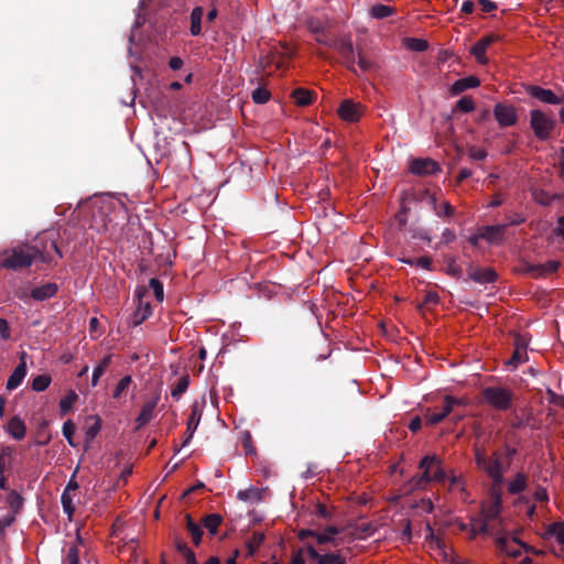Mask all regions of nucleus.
I'll return each mask as SVG.
<instances>
[{"mask_svg":"<svg viewBox=\"0 0 564 564\" xmlns=\"http://www.w3.org/2000/svg\"><path fill=\"white\" fill-rule=\"evenodd\" d=\"M40 243L41 246L21 243L1 251L0 267L12 271H21L30 268L36 260L51 264L53 262L51 251H54L58 258L63 257L54 231L45 232L40 238Z\"/></svg>","mask_w":564,"mask_h":564,"instance_id":"obj_1","label":"nucleus"},{"mask_svg":"<svg viewBox=\"0 0 564 564\" xmlns=\"http://www.w3.org/2000/svg\"><path fill=\"white\" fill-rule=\"evenodd\" d=\"M475 463L491 479V487L501 488V485L505 482L503 475L507 466L503 465L499 451H495L491 456H488L484 449L476 448Z\"/></svg>","mask_w":564,"mask_h":564,"instance_id":"obj_2","label":"nucleus"},{"mask_svg":"<svg viewBox=\"0 0 564 564\" xmlns=\"http://www.w3.org/2000/svg\"><path fill=\"white\" fill-rule=\"evenodd\" d=\"M481 398L490 408L506 412L512 408L514 393L506 387L490 386L481 390Z\"/></svg>","mask_w":564,"mask_h":564,"instance_id":"obj_3","label":"nucleus"},{"mask_svg":"<svg viewBox=\"0 0 564 564\" xmlns=\"http://www.w3.org/2000/svg\"><path fill=\"white\" fill-rule=\"evenodd\" d=\"M529 123L534 137L540 141L551 139L556 128V120L552 112L547 113L541 109H532L530 111Z\"/></svg>","mask_w":564,"mask_h":564,"instance_id":"obj_4","label":"nucleus"},{"mask_svg":"<svg viewBox=\"0 0 564 564\" xmlns=\"http://www.w3.org/2000/svg\"><path fill=\"white\" fill-rule=\"evenodd\" d=\"M330 47L336 50L343 59V64L348 70L357 74L355 67L356 56L355 48L350 36H340L332 42Z\"/></svg>","mask_w":564,"mask_h":564,"instance_id":"obj_5","label":"nucleus"},{"mask_svg":"<svg viewBox=\"0 0 564 564\" xmlns=\"http://www.w3.org/2000/svg\"><path fill=\"white\" fill-rule=\"evenodd\" d=\"M149 294V290L145 286H138L135 289L134 295L138 299V307L132 314L131 324L137 327L141 325L151 314L152 306L150 302H143V297Z\"/></svg>","mask_w":564,"mask_h":564,"instance_id":"obj_6","label":"nucleus"},{"mask_svg":"<svg viewBox=\"0 0 564 564\" xmlns=\"http://www.w3.org/2000/svg\"><path fill=\"white\" fill-rule=\"evenodd\" d=\"M494 117L500 128L514 126L518 121L517 109L512 105L498 102L494 107Z\"/></svg>","mask_w":564,"mask_h":564,"instance_id":"obj_7","label":"nucleus"},{"mask_svg":"<svg viewBox=\"0 0 564 564\" xmlns=\"http://www.w3.org/2000/svg\"><path fill=\"white\" fill-rule=\"evenodd\" d=\"M365 107L352 99H344L338 109V116L347 122H357L364 115Z\"/></svg>","mask_w":564,"mask_h":564,"instance_id":"obj_8","label":"nucleus"},{"mask_svg":"<svg viewBox=\"0 0 564 564\" xmlns=\"http://www.w3.org/2000/svg\"><path fill=\"white\" fill-rule=\"evenodd\" d=\"M409 170L412 174L419 176L433 175L441 172L438 163L430 158L413 159L410 162Z\"/></svg>","mask_w":564,"mask_h":564,"instance_id":"obj_9","label":"nucleus"},{"mask_svg":"<svg viewBox=\"0 0 564 564\" xmlns=\"http://www.w3.org/2000/svg\"><path fill=\"white\" fill-rule=\"evenodd\" d=\"M468 279L479 284L495 283L498 279L497 272L492 268H480L470 263L467 268Z\"/></svg>","mask_w":564,"mask_h":564,"instance_id":"obj_10","label":"nucleus"},{"mask_svg":"<svg viewBox=\"0 0 564 564\" xmlns=\"http://www.w3.org/2000/svg\"><path fill=\"white\" fill-rule=\"evenodd\" d=\"M436 463V456L435 455H426L424 456L420 464L419 468L423 470V473L419 476H414L411 479V482L413 485V488H424L430 481H432L431 476V464Z\"/></svg>","mask_w":564,"mask_h":564,"instance_id":"obj_11","label":"nucleus"},{"mask_svg":"<svg viewBox=\"0 0 564 564\" xmlns=\"http://www.w3.org/2000/svg\"><path fill=\"white\" fill-rule=\"evenodd\" d=\"M525 91L531 97L547 105H561L564 102V98H560L551 89H546L541 86L529 85L525 87Z\"/></svg>","mask_w":564,"mask_h":564,"instance_id":"obj_12","label":"nucleus"},{"mask_svg":"<svg viewBox=\"0 0 564 564\" xmlns=\"http://www.w3.org/2000/svg\"><path fill=\"white\" fill-rule=\"evenodd\" d=\"M502 506V491L501 488L490 487V502L488 506L482 507V514L486 520L496 519Z\"/></svg>","mask_w":564,"mask_h":564,"instance_id":"obj_13","label":"nucleus"},{"mask_svg":"<svg viewBox=\"0 0 564 564\" xmlns=\"http://www.w3.org/2000/svg\"><path fill=\"white\" fill-rule=\"evenodd\" d=\"M497 547L500 552L506 553L510 557H518L521 554V547H524L527 551L531 550V547L527 546L524 543L513 539L510 541L507 536H500L496 541Z\"/></svg>","mask_w":564,"mask_h":564,"instance_id":"obj_14","label":"nucleus"},{"mask_svg":"<svg viewBox=\"0 0 564 564\" xmlns=\"http://www.w3.org/2000/svg\"><path fill=\"white\" fill-rule=\"evenodd\" d=\"M159 395H155L151 400H148L141 408L139 415L135 419V430H139L147 425L153 417L154 411L159 402Z\"/></svg>","mask_w":564,"mask_h":564,"instance_id":"obj_15","label":"nucleus"},{"mask_svg":"<svg viewBox=\"0 0 564 564\" xmlns=\"http://www.w3.org/2000/svg\"><path fill=\"white\" fill-rule=\"evenodd\" d=\"M26 352L23 351L20 356V362L14 368L13 372L10 375L7 381V389L14 390L17 389L23 381L26 376Z\"/></svg>","mask_w":564,"mask_h":564,"instance_id":"obj_16","label":"nucleus"},{"mask_svg":"<svg viewBox=\"0 0 564 564\" xmlns=\"http://www.w3.org/2000/svg\"><path fill=\"white\" fill-rule=\"evenodd\" d=\"M200 417H202V411L198 408V403L195 402L191 406V415L187 420L186 433H185L182 446H187L188 443L191 442V440L193 438V435L199 424Z\"/></svg>","mask_w":564,"mask_h":564,"instance_id":"obj_17","label":"nucleus"},{"mask_svg":"<svg viewBox=\"0 0 564 564\" xmlns=\"http://www.w3.org/2000/svg\"><path fill=\"white\" fill-rule=\"evenodd\" d=\"M529 477L523 471H518L512 479L507 482L508 494L516 496L523 492L528 487Z\"/></svg>","mask_w":564,"mask_h":564,"instance_id":"obj_18","label":"nucleus"},{"mask_svg":"<svg viewBox=\"0 0 564 564\" xmlns=\"http://www.w3.org/2000/svg\"><path fill=\"white\" fill-rule=\"evenodd\" d=\"M480 85V80L476 76H467L457 79L449 88L453 96H457L469 88H476Z\"/></svg>","mask_w":564,"mask_h":564,"instance_id":"obj_19","label":"nucleus"},{"mask_svg":"<svg viewBox=\"0 0 564 564\" xmlns=\"http://www.w3.org/2000/svg\"><path fill=\"white\" fill-rule=\"evenodd\" d=\"M6 431L14 438V440H23L26 434V426L24 421L18 416L14 415L7 424Z\"/></svg>","mask_w":564,"mask_h":564,"instance_id":"obj_20","label":"nucleus"},{"mask_svg":"<svg viewBox=\"0 0 564 564\" xmlns=\"http://www.w3.org/2000/svg\"><path fill=\"white\" fill-rule=\"evenodd\" d=\"M425 195L427 196L429 204L433 207L437 217H453L455 215V208L449 204V202L444 200L438 205L434 195L429 193Z\"/></svg>","mask_w":564,"mask_h":564,"instance_id":"obj_21","label":"nucleus"},{"mask_svg":"<svg viewBox=\"0 0 564 564\" xmlns=\"http://www.w3.org/2000/svg\"><path fill=\"white\" fill-rule=\"evenodd\" d=\"M58 288L56 283L47 282L45 284L34 288L31 291V296L35 301H44L54 296Z\"/></svg>","mask_w":564,"mask_h":564,"instance_id":"obj_22","label":"nucleus"},{"mask_svg":"<svg viewBox=\"0 0 564 564\" xmlns=\"http://www.w3.org/2000/svg\"><path fill=\"white\" fill-rule=\"evenodd\" d=\"M507 225L485 226L480 229L482 239L496 243L502 239Z\"/></svg>","mask_w":564,"mask_h":564,"instance_id":"obj_23","label":"nucleus"},{"mask_svg":"<svg viewBox=\"0 0 564 564\" xmlns=\"http://www.w3.org/2000/svg\"><path fill=\"white\" fill-rule=\"evenodd\" d=\"M185 528L192 538L194 545L198 546L202 542L203 529L202 525L194 521L189 513L185 514Z\"/></svg>","mask_w":564,"mask_h":564,"instance_id":"obj_24","label":"nucleus"},{"mask_svg":"<svg viewBox=\"0 0 564 564\" xmlns=\"http://www.w3.org/2000/svg\"><path fill=\"white\" fill-rule=\"evenodd\" d=\"M204 17V9L202 6H196L189 15L191 26L189 33L193 36H198L202 34V20Z\"/></svg>","mask_w":564,"mask_h":564,"instance_id":"obj_25","label":"nucleus"},{"mask_svg":"<svg viewBox=\"0 0 564 564\" xmlns=\"http://www.w3.org/2000/svg\"><path fill=\"white\" fill-rule=\"evenodd\" d=\"M176 551L184 556L186 564H198L195 553L188 547L187 543L180 536L174 538Z\"/></svg>","mask_w":564,"mask_h":564,"instance_id":"obj_26","label":"nucleus"},{"mask_svg":"<svg viewBox=\"0 0 564 564\" xmlns=\"http://www.w3.org/2000/svg\"><path fill=\"white\" fill-rule=\"evenodd\" d=\"M313 91L305 88H296L292 91L291 97L299 107H306L313 102Z\"/></svg>","mask_w":564,"mask_h":564,"instance_id":"obj_27","label":"nucleus"},{"mask_svg":"<svg viewBox=\"0 0 564 564\" xmlns=\"http://www.w3.org/2000/svg\"><path fill=\"white\" fill-rule=\"evenodd\" d=\"M221 523L223 517L219 513L206 514L202 520V524L210 535H215L218 532V528Z\"/></svg>","mask_w":564,"mask_h":564,"instance_id":"obj_28","label":"nucleus"},{"mask_svg":"<svg viewBox=\"0 0 564 564\" xmlns=\"http://www.w3.org/2000/svg\"><path fill=\"white\" fill-rule=\"evenodd\" d=\"M370 15L375 19H384L395 13V9L383 3H376L370 8Z\"/></svg>","mask_w":564,"mask_h":564,"instance_id":"obj_29","label":"nucleus"},{"mask_svg":"<svg viewBox=\"0 0 564 564\" xmlns=\"http://www.w3.org/2000/svg\"><path fill=\"white\" fill-rule=\"evenodd\" d=\"M112 355L105 356L101 361L94 368L91 376V386L96 387L99 382L100 377L105 373L109 365L111 364Z\"/></svg>","mask_w":564,"mask_h":564,"instance_id":"obj_30","label":"nucleus"},{"mask_svg":"<svg viewBox=\"0 0 564 564\" xmlns=\"http://www.w3.org/2000/svg\"><path fill=\"white\" fill-rule=\"evenodd\" d=\"M465 404H467V402L464 399H457L452 395H446L444 398V404L442 406V410L438 413L445 419L453 412L455 406Z\"/></svg>","mask_w":564,"mask_h":564,"instance_id":"obj_31","label":"nucleus"},{"mask_svg":"<svg viewBox=\"0 0 564 564\" xmlns=\"http://www.w3.org/2000/svg\"><path fill=\"white\" fill-rule=\"evenodd\" d=\"M189 375H184L182 376L177 383L175 384V387L171 390V395L173 399H175L176 401H178L182 395L186 392V390L188 389V386H189Z\"/></svg>","mask_w":564,"mask_h":564,"instance_id":"obj_32","label":"nucleus"},{"mask_svg":"<svg viewBox=\"0 0 564 564\" xmlns=\"http://www.w3.org/2000/svg\"><path fill=\"white\" fill-rule=\"evenodd\" d=\"M264 541V533L253 532L251 538L247 541L248 555L252 556L256 554L260 545Z\"/></svg>","mask_w":564,"mask_h":564,"instance_id":"obj_33","label":"nucleus"},{"mask_svg":"<svg viewBox=\"0 0 564 564\" xmlns=\"http://www.w3.org/2000/svg\"><path fill=\"white\" fill-rule=\"evenodd\" d=\"M538 265H539V269H538V279H539V278H544L546 275L555 273L560 269L561 262L557 260H550L543 264H538Z\"/></svg>","mask_w":564,"mask_h":564,"instance_id":"obj_34","label":"nucleus"},{"mask_svg":"<svg viewBox=\"0 0 564 564\" xmlns=\"http://www.w3.org/2000/svg\"><path fill=\"white\" fill-rule=\"evenodd\" d=\"M432 480L437 482H445L447 475L442 467V460L436 456V463L431 464Z\"/></svg>","mask_w":564,"mask_h":564,"instance_id":"obj_35","label":"nucleus"},{"mask_svg":"<svg viewBox=\"0 0 564 564\" xmlns=\"http://www.w3.org/2000/svg\"><path fill=\"white\" fill-rule=\"evenodd\" d=\"M23 497L15 490H11L8 495L7 502L13 513H18L23 506Z\"/></svg>","mask_w":564,"mask_h":564,"instance_id":"obj_36","label":"nucleus"},{"mask_svg":"<svg viewBox=\"0 0 564 564\" xmlns=\"http://www.w3.org/2000/svg\"><path fill=\"white\" fill-rule=\"evenodd\" d=\"M237 498L241 501H260L261 490L254 487H251L246 490H239L237 494Z\"/></svg>","mask_w":564,"mask_h":564,"instance_id":"obj_37","label":"nucleus"},{"mask_svg":"<svg viewBox=\"0 0 564 564\" xmlns=\"http://www.w3.org/2000/svg\"><path fill=\"white\" fill-rule=\"evenodd\" d=\"M51 381L52 379L48 375H39L33 378L31 387L34 391L42 392L48 388Z\"/></svg>","mask_w":564,"mask_h":564,"instance_id":"obj_38","label":"nucleus"},{"mask_svg":"<svg viewBox=\"0 0 564 564\" xmlns=\"http://www.w3.org/2000/svg\"><path fill=\"white\" fill-rule=\"evenodd\" d=\"M475 109V102L470 96L462 97L456 104L453 111H462L468 113Z\"/></svg>","mask_w":564,"mask_h":564,"instance_id":"obj_39","label":"nucleus"},{"mask_svg":"<svg viewBox=\"0 0 564 564\" xmlns=\"http://www.w3.org/2000/svg\"><path fill=\"white\" fill-rule=\"evenodd\" d=\"M132 383V378L131 376H124L122 377L119 382L117 383L113 392H112V398L113 399H120L122 393L126 392L128 390V388L130 387V384Z\"/></svg>","mask_w":564,"mask_h":564,"instance_id":"obj_40","label":"nucleus"},{"mask_svg":"<svg viewBox=\"0 0 564 564\" xmlns=\"http://www.w3.org/2000/svg\"><path fill=\"white\" fill-rule=\"evenodd\" d=\"M486 52H487V48H485L482 46V44H480L479 42H476L470 48V53L475 56L477 62L481 65H486L489 62V59L486 55Z\"/></svg>","mask_w":564,"mask_h":564,"instance_id":"obj_41","label":"nucleus"},{"mask_svg":"<svg viewBox=\"0 0 564 564\" xmlns=\"http://www.w3.org/2000/svg\"><path fill=\"white\" fill-rule=\"evenodd\" d=\"M252 100L258 105H263L270 100L271 94L264 87H258L252 91Z\"/></svg>","mask_w":564,"mask_h":564,"instance_id":"obj_42","label":"nucleus"},{"mask_svg":"<svg viewBox=\"0 0 564 564\" xmlns=\"http://www.w3.org/2000/svg\"><path fill=\"white\" fill-rule=\"evenodd\" d=\"M346 561L337 553L321 554L317 564H345Z\"/></svg>","mask_w":564,"mask_h":564,"instance_id":"obj_43","label":"nucleus"},{"mask_svg":"<svg viewBox=\"0 0 564 564\" xmlns=\"http://www.w3.org/2000/svg\"><path fill=\"white\" fill-rule=\"evenodd\" d=\"M77 398V394L74 391H70L66 397H64L61 400L59 410L63 415H65L72 409Z\"/></svg>","mask_w":564,"mask_h":564,"instance_id":"obj_44","label":"nucleus"},{"mask_svg":"<svg viewBox=\"0 0 564 564\" xmlns=\"http://www.w3.org/2000/svg\"><path fill=\"white\" fill-rule=\"evenodd\" d=\"M401 261L411 265H416L425 270H432V260L430 257H420L417 259L409 258L402 259Z\"/></svg>","mask_w":564,"mask_h":564,"instance_id":"obj_45","label":"nucleus"},{"mask_svg":"<svg viewBox=\"0 0 564 564\" xmlns=\"http://www.w3.org/2000/svg\"><path fill=\"white\" fill-rule=\"evenodd\" d=\"M75 431H76V426L72 420H67L66 422H64L62 432H63L64 437L66 438V441L68 442V444L70 446H75V443L73 441Z\"/></svg>","mask_w":564,"mask_h":564,"instance_id":"obj_46","label":"nucleus"},{"mask_svg":"<svg viewBox=\"0 0 564 564\" xmlns=\"http://www.w3.org/2000/svg\"><path fill=\"white\" fill-rule=\"evenodd\" d=\"M62 564H79V551L77 545L74 544L68 547Z\"/></svg>","mask_w":564,"mask_h":564,"instance_id":"obj_47","label":"nucleus"},{"mask_svg":"<svg viewBox=\"0 0 564 564\" xmlns=\"http://www.w3.org/2000/svg\"><path fill=\"white\" fill-rule=\"evenodd\" d=\"M527 360V350H521V348H514V351L511 358L509 359L508 365L517 367L518 365L525 362Z\"/></svg>","mask_w":564,"mask_h":564,"instance_id":"obj_48","label":"nucleus"},{"mask_svg":"<svg viewBox=\"0 0 564 564\" xmlns=\"http://www.w3.org/2000/svg\"><path fill=\"white\" fill-rule=\"evenodd\" d=\"M149 288L153 290L154 296L159 302H162L164 299L163 284L160 280L152 278L149 281Z\"/></svg>","mask_w":564,"mask_h":564,"instance_id":"obj_49","label":"nucleus"},{"mask_svg":"<svg viewBox=\"0 0 564 564\" xmlns=\"http://www.w3.org/2000/svg\"><path fill=\"white\" fill-rule=\"evenodd\" d=\"M61 502H62L64 512L67 513L68 517L70 518L75 511L70 494L63 492L61 496Z\"/></svg>","mask_w":564,"mask_h":564,"instance_id":"obj_50","label":"nucleus"},{"mask_svg":"<svg viewBox=\"0 0 564 564\" xmlns=\"http://www.w3.org/2000/svg\"><path fill=\"white\" fill-rule=\"evenodd\" d=\"M489 520H477L471 525V538H475L478 533H486L488 531Z\"/></svg>","mask_w":564,"mask_h":564,"instance_id":"obj_51","label":"nucleus"},{"mask_svg":"<svg viewBox=\"0 0 564 564\" xmlns=\"http://www.w3.org/2000/svg\"><path fill=\"white\" fill-rule=\"evenodd\" d=\"M358 67L361 72H370L376 68V64L367 59L360 52H358Z\"/></svg>","mask_w":564,"mask_h":564,"instance_id":"obj_52","label":"nucleus"},{"mask_svg":"<svg viewBox=\"0 0 564 564\" xmlns=\"http://www.w3.org/2000/svg\"><path fill=\"white\" fill-rule=\"evenodd\" d=\"M449 480V490L458 489L462 494H466L465 485L460 476L452 475L447 477Z\"/></svg>","mask_w":564,"mask_h":564,"instance_id":"obj_53","label":"nucleus"},{"mask_svg":"<svg viewBox=\"0 0 564 564\" xmlns=\"http://www.w3.org/2000/svg\"><path fill=\"white\" fill-rule=\"evenodd\" d=\"M409 47L416 52H424L427 50L429 44L425 40L422 39H409Z\"/></svg>","mask_w":564,"mask_h":564,"instance_id":"obj_54","label":"nucleus"},{"mask_svg":"<svg viewBox=\"0 0 564 564\" xmlns=\"http://www.w3.org/2000/svg\"><path fill=\"white\" fill-rule=\"evenodd\" d=\"M306 25L312 33L317 34V35L323 33V31H324L323 23L318 19H315V18L308 19L306 21Z\"/></svg>","mask_w":564,"mask_h":564,"instance_id":"obj_55","label":"nucleus"},{"mask_svg":"<svg viewBox=\"0 0 564 564\" xmlns=\"http://www.w3.org/2000/svg\"><path fill=\"white\" fill-rule=\"evenodd\" d=\"M446 273L455 279H459L463 274V270L456 264L455 260L452 259L448 261Z\"/></svg>","mask_w":564,"mask_h":564,"instance_id":"obj_56","label":"nucleus"},{"mask_svg":"<svg viewBox=\"0 0 564 564\" xmlns=\"http://www.w3.org/2000/svg\"><path fill=\"white\" fill-rule=\"evenodd\" d=\"M538 269H539L538 264H532L530 262L524 261L522 263L520 272L524 273V274H528V275H530V276H532L534 279H538Z\"/></svg>","mask_w":564,"mask_h":564,"instance_id":"obj_57","label":"nucleus"},{"mask_svg":"<svg viewBox=\"0 0 564 564\" xmlns=\"http://www.w3.org/2000/svg\"><path fill=\"white\" fill-rule=\"evenodd\" d=\"M315 539H316L317 544H319V545H323L326 543H333L335 546L338 545L336 539L328 535V533H326L325 531L316 532Z\"/></svg>","mask_w":564,"mask_h":564,"instance_id":"obj_58","label":"nucleus"},{"mask_svg":"<svg viewBox=\"0 0 564 564\" xmlns=\"http://www.w3.org/2000/svg\"><path fill=\"white\" fill-rule=\"evenodd\" d=\"M500 40H501V36L499 34L490 33V34H487L486 36L481 37L477 42L482 44V46L485 48H488L492 43H496V42H498Z\"/></svg>","mask_w":564,"mask_h":564,"instance_id":"obj_59","label":"nucleus"},{"mask_svg":"<svg viewBox=\"0 0 564 564\" xmlns=\"http://www.w3.org/2000/svg\"><path fill=\"white\" fill-rule=\"evenodd\" d=\"M516 454H517V448L511 447L508 444L503 445L501 456L502 455L505 456V458L507 460V465H506L507 467L510 465V463L512 462Z\"/></svg>","mask_w":564,"mask_h":564,"instance_id":"obj_60","label":"nucleus"},{"mask_svg":"<svg viewBox=\"0 0 564 564\" xmlns=\"http://www.w3.org/2000/svg\"><path fill=\"white\" fill-rule=\"evenodd\" d=\"M476 2L480 6L482 12H492L497 9V3L491 0H476Z\"/></svg>","mask_w":564,"mask_h":564,"instance_id":"obj_61","label":"nucleus"},{"mask_svg":"<svg viewBox=\"0 0 564 564\" xmlns=\"http://www.w3.org/2000/svg\"><path fill=\"white\" fill-rule=\"evenodd\" d=\"M0 336L3 340H8L11 337L9 323L4 318H0Z\"/></svg>","mask_w":564,"mask_h":564,"instance_id":"obj_62","label":"nucleus"},{"mask_svg":"<svg viewBox=\"0 0 564 564\" xmlns=\"http://www.w3.org/2000/svg\"><path fill=\"white\" fill-rule=\"evenodd\" d=\"M469 156L475 161H481L487 156V152L481 148L474 147L469 150Z\"/></svg>","mask_w":564,"mask_h":564,"instance_id":"obj_63","label":"nucleus"},{"mask_svg":"<svg viewBox=\"0 0 564 564\" xmlns=\"http://www.w3.org/2000/svg\"><path fill=\"white\" fill-rule=\"evenodd\" d=\"M550 531L556 536L558 543L564 545V528L562 525L554 523L551 527Z\"/></svg>","mask_w":564,"mask_h":564,"instance_id":"obj_64","label":"nucleus"}]
</instances>
